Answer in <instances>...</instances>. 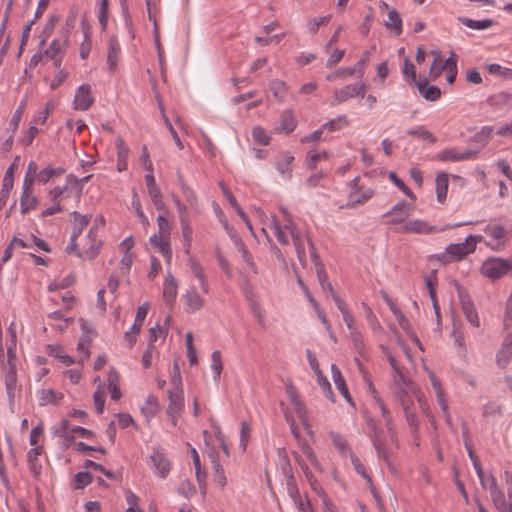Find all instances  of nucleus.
<instances>
[{
    "instance_id": "1",
    "label": "nucleus",
    "mask_w": 512,
    "mask_h": 512,
    "mask_svg": "<svg viewBox=\"0 0 512 512\" xmlns=\"http://www.w3.org/2000/svg\"><path fill=\"white\" fill-rule=\"evenodd\" d=\"M389 364L393 370L390 391L393 398L401 407L413 404L412 398L415 397L419 404L423 406L424 395L419 386L404 372L403 367L399 365L395 357L385 350Z\"/></svg>"
},
{
    "instance_id": "2",
    "label": "nucleus",
    "mask_w": 512,
    "mask_h": 512,
    "mask_svg": "<svg viewBox=\"0 0 512 512\" xmlns=\"http://www.w3.org/2000/svg\"><path fill=\"white\" fill-rule=\"evenodd\" d=\"M36 173V162L30 161L27 166L23 181V189L20 197V211L22 215L35 210L39 204L37 196L33 192L34 176Z\"/></svg>"
},
{
    "instance_id": "3",
    "label": "nucleus",
    "mask_w": 512,
    "mask_h": 512,
    "mask_svg": "<svg viewBox=\"0 0 512 512\" xmlns=\"http://www.w3.org/2000/svg\"><path fill=\"white\" fill-rule=\"evenodd\" d=\"M368 427L370 430L369 437L375 448L377 457L386 463L392 473L396 474L397 469L391 459V450L384 437L383 430L376 425L373 419L368 420Z\"/></svg>"
},
{
    "instance_id": "4",
    "label": "nucleus",
    "mask_w": 512,
    "mask_h": 512,
    "mask_svg": "<svg viewBox=\"0 0 512 512\" xmlns=\"http://www.w3.org/2000/svg\"><path fill=\"white\" fill-rule=\"evenodd\" d=\"M82 251H77V257L85 260H93L99 254L102 248V241L98 238V229L93 226L83 239Z\"/></svg>"
},
{
    "instance_id": "5",
    "label": "nucleus",
    "mask_w": 512,
    "mask_h": 512,
    "mask_svg": "<svg viewBox=\"0 0 512 512\" xmlns=\"http://www.w3.org/2000/svg\"><path fill=\"white\" fill-rule=\"evenodd\" d=\"M512 270V263L501 258H489L481 267V272L488 278L498 279Z\"/></svg>"
},
{
    "instance_id": "6",
    "label": "nucleus",
    "mask_w": 512,
    "mask_h": 512,
    "mask_svg": "<svg viewBox=\"0 0 512 512\" xmlns=\"http://www.w3.org/2000/svg\"><path fill=\"white\" fill-rule=\"evenodd\" d=\"M68 45V36L63 35V39H54L48 46V48L44 49L43 55L45 60H51L55 66V68L59 69L61 67L63 58L66 53V48Z\"/></svg>"
},
{
    "instance_id": "7",
    "label": "nucleus",
    "mask_w": 512,
    "mask_h": 512,
    "mask_svg": "<svg viewBox=\"0 0 512 512\" xmlns=\"http://www.w3.org/2000/svg\"><path fill=\"white\" fill-rule=\"evenodd\" d=\"M481 240V235H469L462 243L448 245L446 253L456 260H461L467 254L473 252L476 249V242Z\"/></svg>"
},
{
    "instance_id": "8",
    "label": "nucleus",
    "mask_w": 512,
    "mask_h": 512,
    "mask_svg": "<svg viewBox=\"0 0 512 512\" xmlns=\"http://www.w3.org/2000/svg\"><path fill=\"white\" fill-rule=\"evenodd\" d=\"M167 394L169 403L166 412L171 419L172 425L176 426L178 418L184 409L183 389L173 388L168 390Z\"/></svg>"
},
{
    "instance_id": "9",
    "label": "nucleus",
    "mask_w": 512,
    "mask_h": 512,
    "mask_svg": "<svg viewBox=\"0 0 512 512\" xmlns=\"http://www.w3.org/2000/svg\"><path fill=\"white\" fill-rule=\"evenodd\" d=\"M366 91V85L364 83L348 84L340 89H335L333 93L332 105L341 104L350 98L356 96L364 97Z\"/></svg>"
},
{
    "instance_id": "10",
    "label": "nucleus",
    "mask_w": 512,
    "mask_h": 512,
    "mask_svg": "<svg viewBox=\"0 0 512 512\" xmlns=\"http://www.w3.org/2000/svg\"><path fill=\"white\" fill-rule=\"evenodd\" d=\"M458 296L461 304L462 312L466 318V320L474 327H480V320L478 317V313L475 309L473 302L470 297L464 293L463 289L457 285Z\"/></svg>"
},
{
    "instance_id": "11",
    "label": "nucleus",
    "mask_w": 512,
    "mask_h": 512,
    "mask_svg": "<svg viewBox=\"0 0 512 512\" xmlns=\"http://www.w3.org/2000/svg\"><path fill=\"white\" fill-rule=\"evenodd\" d=\"M477 150L466 149L459 151L457 148H449L438 153L437 158L440 161L460 162L466 160H474L478 157Z\"/></svg>"
},
{
    "instance_id": "12",
    "label": "nucleus",
    "mask_w": 512,
    "mask_h": 512,
    "mask_svg": "<svg viewBox=\"0 0 512 512\" xmlns=\"http://www.w3.org/2000/svg\"><path fill=\"white\" fill-rule=\"evenodd\" d=\"M415 206L406 201H401L394 205L392 209L384 214V217L389 218V223L399 224L411 215Z\"/></svg>"
},
{
    "instance_id": "13",
    "label": "nucleus",
    "mask_w": 512,
    "mask_h": 512,
    "mask_svg": "<svg viewBox=\"0 0 512 512\" xmlns=\"http://www.w3.org/2000/svg\"><path fill=\"white\" fill-rule=\"evenodd\" d=\"M94 98L91 94V87L88 84H82L74 98V108L76 110L86 111L93 104Z\"/></svg>"
},
{
    "instance_id": "14",
    "label": "nucleus",
    "mask_w": 512,
    "mask_h": 512,
    "mask_svg": "<svg viewBox=\"0 0 512 512\" xmlns=\"http://www.w3.org/2000/svg\"><path fill=\"white\" fill-rule=\"evenodd\" d=\"M376 406L380 410V413H381V416H382V418L384 420V424H385V427H386L387 432L389 434L391 443L393 445H395L396 447H399V440H398V437H397V433H396V429H395V424H394V420H393L391 411L388 409V407L386 406L384 401L380 402Z\"/></svg>"
},
{
    "instance_id": "15",
    "label": "nucleus",
    "mask_w": 512,
    "mask_h": 512,
    "mask_svg": "<svg viewBox=\"0 0 512 512\" xmlns=\"http://www.w3.org/2000/svg\"><path fill=\"white\" fill-rule=\"evenodd\" d=\"M437 231L434 226H430L423 220L414 219L403 223L399 232L401 233H415V234H428Z\"/></svg>"
},
{
    "instance_id": "16",
    "label": "nucleus",
    "mask_w": 512,
    "mask_h": 512,
    "mask_svg": "<svg viewBox=\"0 0 512 512\" xmlns=\"http://www.w3.org/2000/svg\"><path fill=\"white\" fill-rule=\"evenodd\" d=\"M150 461L155 472L161 477L165 478L171 469V464L167 457L159 450H153L150 455Z\"/></svg>"
},
{
    "instance_id": "17",
    "label": "nucleus",
    "mask_w": 512,
    "mask_h": 512,
    "mask_svg": "<svg viewBox=\"0 0 512 512\" xmlns=\"http://www.w3.org/2000/svg\"><path fill=\"white\" fill-rule=\"evenodd\" d=\"M297 120L292 109L284 110L280 115L279 126L276 132L290 134L297 127Z\"/></svg>"
},
{
    "instance_id": "18",
    "label": "nucleus",
    "mask_w": 512,
    "mask_h": 512,
    "mask_svg": "<svg viewBox=\"0 0 512 512\" xmlns=\"http://www.w3.org/2000/svg\"><path fill=\"white\" fill-rule=\"evenodd\" d=\"M310 257L314 263L317 279L320 285H328L329 279L313 243L309 241Z\"/></svg>"
},
{
    "instance_id": "19",
    "label": "nucleus",
    "mask_w": 512,
    "mask_h": 512,
    "mask_svg": "<svg viewBox=\"0 0 512 512\" xmlns=\"http://www.w3.org/2000/svg\"><path fill=\"white\" fill-rule=\"evenodd\" d=\"M512 359V331L504 338L502 346L497 353V364L504 368Z\"/></svg>"
},
{
    "instance_id": "20",
    "label": "nucleus",
    "mask_w": 512,
    "mask_h": 512,
    "mask_svg": "<svg viewBox=\"0 0 512 512\" xmlns=\"http://www.w3.org/2000/svg\"><path fill=\"white\" fill-rule=\"evenodd\" d=\"M121 47L115 36H111L108 42L107 64L110 72H114L118 65Z\"/></svg>"
},
{
    "instance_id": "21",
    "label": "nucleus",
    "mask_w": 512,
    "mask_h": 512,
    "mask_svg": "<svg viewBox=\"0 0 512 512\" xmlns=\"http://www.w3.org/2000/svg\"><path fill=\"white\" fill-rule=\"evenodd\" d=\"M416 87L419 93L428 101H437L441 97V90L435 85L428 86V80L426 78L419 79L416 83Z\"/></svg>"
},
{
    "instance_id": "22",
    "label": "nucleus",
    "mask_w": 512,
    "mask_h": 512,
    "mask_svg": "<svg viewBox=\"0 0 512 512\" xmlns=\"http://www.w3.org/2000/svg\"><path fill=\"white\" fill-rule=\"evenodd\" d=\"M331 371H332V378H333L336 388L339 390V392L342 394V396L347 400V402L349 404L353 405L352 397L348 391L345 379L342 376L341 371L335 364L331 365Z\"/></svg>"
},
{
    "instance_id": "23",
    "label": "nucleus",
    "mask_w": 512,
    "mask_h": 512,
    "mask_svg": "<svg viewBox=\"0 0 512 512\" xmlns=\"http://www.w3.org/2000/svg\"><path fill=\"white\" fill-rule=\"evenodd\" d=\"M186 311L194 313L204 306V299L197 293L195 288L189 289L185 296Z\"/></svg>"
},
{
    "instance_id": "24",
    "label": "nucleus",
    "mask_w": 512,
    "mask_h": 512,
    "mask_svg": "<svg viewBox=\"0 0 512 512\" xmlns=\"http://www.w3.org/2000/svg\"><path fill=\"white\" fill-rule=\"evenodd\" d=\"M374 194L371 188H359L352 190L349 194L348 204L352 207L361 205L367 202Z\"/></svg>"
},
{
    "instance_id": "25",
    "label": "nucleus",
    "mask_w": 512,
    "mask_h": 512,
    "mask_svg": "<svg viewBox=\"0 0 512 512\" xmlns=\"http://www.w3.org/2000/svg\"><path fill=\"white\" fill-rule=\"evenodd\" d=\"M177 288L176 279L169 273L165 278L163 287V299L167 304H172L176 299Z\"/></svg>"
},
{
    "instance_id": "26",
    "label": "nucleus",
    "mask_w": 512,
    "mask_h": 512,
    "mask_svg": "<svg viewBox=\"0 0 512 512\" xmlns=\"http://www.w3.org/2000/svg\"><path fill=\"white\" fill-rule=\"evenodd\" d=\"M292 239L293 245L295 247L297 258L300 262V264L303 267H306L307 265V257H306V251H305V242L309 244V241L312 243L310 238L308 236H303L301 234L294 236Z\"/></svg>"
},
{
    "instance_id": "27",
    "label": "nucleus",
    "mask_w": 512,
    "mask_h": 512,
    "mask_svg": "<svg viewBox=\"0 0 512 512\" xmlns=\"http://www.w3.org/2000/svg\"><path fill=\"white\" fill-rule=\"evenodd\" d=\"M65 170L61 167L58 168H52V167H46L42 171L38 172V165L36 164V173L34 176V182H40L42 184L47 183L54 177H59L62 174H64Z\"/></svg>"
},
{
    "instance_id": "28",
    "label": "nucleus",
    "mask_w": 512,
    "mask_h": 512,
    "mask_svg": "<svg viewBox=\"0 0 512 512\" xmlns=\"http://www.w3.org/2000/svg\"><path fill=\"white\" fill-rule=\"evenodd\" d=\"M71 216L73 217L74 223L71 236H73V238H78L83 230L88 226L91 220V215H82L77 211H73Z\"/></svg>"
},
{
    "instance_id": "29",
    "label": "nucleus",
    "mask_w": 512,
    "mask_h": 512,
    "mask_svg": "<svg viewBox=\"0 0 512 512\" xmlns=\"http://www.w3.org/2000/svg\"><path fill=\"white\" fill-rule=\"evenodd\" d=\"M150 241L153 245L158 247L161 254L166 258L167 262H169L172 257V250L168 240V236L153 235L150 238Z\"/></svg>"
},
{
    "instance_id": "30",
    "label": "nucleus",
    "mask_w": 512,
    "mask_h": 512,
    "mask_svg": "<svg viewBox=\"0 0 512 512\" xmlns=\"http://www.w3.org/2000/svg\"><path fill=\"white\" fill-rule=\"evenodd\" d=\"M269 89L279 103H282L288 94V86L284 81L279 79L271 80L269 83Z\"/></svg>"
},
{
    "instance_id": "31",
    "label": "nucleus",
    "mask_w": 512,
    "mask_h": 512,
    "mask_svg": "<svg viewBox=\"0 0 512 512\" xmlns=\"http://www.w3.org/2000/svg\"><path fill=\"white\" fill-rule=\"evenodd\" d=\"M413 404L405 405V407H401L403 409L406 421L408 426L412 432V435L415 439L419 437V422L415 412L412 410Z\"/></svg>"
},
{
    "instance_id": "32",
    "label": "nucleus",
    "mask_w": 512,
    "mask_h": 512,
    "mask_svg": "<svg viewBox=\"0 0 512 512\" xmlns=\"http://www.w3.org/2000/svg\"><path fill=\"white\" fill-rule=\"evenodd\" d=\"M458 21L466 27L475 30H485L495 24V21L491 19L473 20L468 17H458Z\"/></svg>"
},
{
    "instance_id": "33",
    "label": "nucleus",
    "mask_w": 512,
    "mask_h": 512,
    "mask_svg": "<svg viewBox=\"0 0 512 512\" xmlns=\"http://www.w3.org/2000/svg\"><path fill=\"white\" fill-rule=\"evenodd\" d=\"M436 195L437 200L443 203L447 196L448 190V175L445 172H441L436 176Z\"/></svg>"
},
{
    "instance_id": "34",
    "label": "nucleus",
    "mask_w": 512,
    "mask_h": 512,
    "mask_svg": "<svg viewBox=\"0 0 512 512\" xmlns=\"http://www.w3.org/2000/svg\"><path fill=\"white\" fill-rule=\"evenodd\" d=\"M487 483L489 485L488 488L490 491V496H491L492 502L505 496L503 489L498 485L497 479L493 474H490L487 477H485V488L484 489L487 488Z\"/></svg>"
},
{
    "instance_id": "35",
    "label": "nucleus",
    "mask_w": 512,
    "mask_h": 512,
    "mask_svg": "<svg viewBox=\"0 0 512 512\" xmlns=\"http://www.w3.org/2000/svg\"><path fill=\"white\" fill-rule=\"evenodd\" d=\"M160 405L157 397L154 395H149L145 401V404L142 406L141 411L143 415L147 418H153L159 412Z\"/></svg>"
},
{
    "instance_id": "36",
    "label": "nucleus",
    "mask_w": 512,
    "mask_h": 512,
    "mask_svg": "<svg viewBox=\"0 0 512 512\" xmlns=\"http://www.w3.org/2000/svg\"><path fill=\"white\" fill-rule=\"evenodd\" d=\"M329 436L333 445L339 451L341 456L346 457L348 454L350 455L352 450L342 435H340L338 432H330Z\"/></svg>"
},
{
    "instance_id": "37",
    "label": "nucleus",
    "mask_w": 512,
    "mask_h": 512,
    "mask_svg": "<svg viewBox=\"0 0 512 512\" xmlns=\"http://www.w3.org/2000/svg\"><path fill=\"white\" fill-rule=\"evenodd\" d=\"M294 157L289 153H282L280 155L279 161L277 162L276 168L282 175H291L292 172V162Z\"/></svg>"
},
{
    "instance_id": "38",
    "label": "nucleus",
    "mask_w": 512,
    "mask_h": 512,
    "mask_svg": "<svg viewBox=\"0 0 512 512\" xmlns=\"http://www.w3.org/2000/svg\"><path fill=\"white\" fill-rule=\"evenodd\" d=\"M385 26L388 29H393L397 35L402 32V20L399 13L395 9H391L388 12V20L385 22Z\"/></svg>"
},
{
    "instance_id": "39",
    "label": "nucleus",
    "mask_w": 512,
    "mask_h": 512,
    "mask_svg": "<svg viewBox=\"0 0 512 512\" xmlns=\"http://www.w3.org/2000/svg\"><path fill=\"white\" fill-rule=\"evenodd\" d=\"M190 266H191V270H192V273L193 275L199 280L200 282V286H201V289L202 291L207 294L209 292V285H208V282L206 280V277H205V274H204V270L202 268V266L191 260L190 261Z\"/></svg>"
},
{
    "instance_id": "40",
    "label": "nucleus",
    "mask_w": 512,
    "mask_h": 512,
    "mask_svg": "<svg viewBox=\"0 0 512 512\" xmlns=\"http://www.w3.org/2000/svg\"><path fill=\"white\" fill-rule=\"evenodd\" d=\"M117 169L119 172L127 169L128 149L124 146L121 138L117 139Z\"/></svg>"
},
{
    "instance_id": "41",
    "label": "nucleus",
    "mask_w": 512,
    "mask_h": 512,
    "mask_svg": "<svg viewBox=\"0 0 512 512\" xmlns=\"http://www.w3.org/2000/svg\"><path fill=\"white\" fill-rule=\"evenodd\" d=\"M236 249L241 254L242 259L245 261V263L249 266V268L254 272L257 273V266L253 260V257L249 250L247 249L245 243L242 240H237V246Z\"/></svg>"
},
{
    "instance_id": "42",
    "label": "nucleus",
    "mask_w": 512,
    "mask_h": 512,
    "mask_svg": "<svg viewBox=\"0 0 512 512\" xmlns=\"http://www.w3.org/2000/svg\"><path fill=\"white\" fill-rule=\"evenodd\" d=\"M407 134L412 137H417L419 139H422L424 141H428L430 143L436 142V137L425 129L424 126H418L416 128H411L407 131Z\"/></svg>"
},
{
    "instance_id": "43",
    "label": "nucleus",
    "mask_w": 512,
    "mask_h": 512,
    "mask_svg": "<svg viewBox=\"0 0 512 512\" xmlns=\"http://www.w3.org/2000/svg\"><path fill=\"white\" fill-rule=\"evenodd\" d=\"M159 108H160V111H161V114H162V117H163V120L165 122V125L166 127L168 128L175 144L177 145V147L179 149H183L184 146H183V143L178 135V133L176 132V130L174 129L173 125L171 124L169 118L167 117V115L165 114V110H164V106L162 104V102H159Z\"/></svg>"
},
{
    "instance_id": "44",
    "label": "nucleus",
    "mask_w": 512,
    "mask_h": 512,
    "mask_svg": "<svg viewBox=\"0 0 512 512\" xmlns=\"http://www.w3.org/2000/svg\"><path fill=\"white\" fill-rule=\"evenodd\" d=\"M269 227L273 230L274 235L280 244H289L288 232L282 228L281 224H279L276 220L273 219Z\"/></svg>"
},
{
    "instance_id": "45",
    "label": "nucleus",
    "mask_w": 512,
    "mask_h": 512,
    "mask_svg": "<svg viewBox=\"0 0 512 512\" xmlns=\"http://www.w3.org/2000/svg\"><path fill=\"white\" fill-rule=\"evenodd\" d=\"M181 190H182L183 196H184L186 202L188 203V205L190 206V208L192 210H194L196 213H198L199 212L198 200H197V196L194 193L193 189L191 187H189L187 184H183V189H181Z\"/></svg>"
},
{
    "instance_id": "46",
    "label": "nucleus",
    "mask_w": 512,
    "mask_h": 512,
    "mask_svg": "<svg viewBox=\"0 0 512 512\" xmlns=\"http://www.w3.org/2000/svg\"><path fill=\"white\" fill-rule=\"evenodd\" d=\"M332 18L331 14L317 17V18H311L307 21V28L308 31L312 34H315L319 28L323 25H326Z\"/></svg>"
},
{
    "instance_id": "47",
    "label": "nucleus",
    "mask_w": 512,
    "mask_h": 512,
    "mask_svg": "<svg viewBox=\"0 0 512 512\" xmlns=\"http://www.w3.org/2000/svg\"><path fill=\"white\" fill-rule=\"evenodd\" d=\"M348 125H349V121L346 118V116L341 115V116H338L337 118L332 119L331 121L323 124L322 129L323 130L327 129L330 132H333V131L339 130L341 128L347 127Z\"/></svg>"
},
{
    "instance_id": "48",
    "label": "nucleus",
    "mask_w": 512,
    "mask_h": 512,
    "mask_svg": "<svg viewBox=\"0 0 512 512\" xmlns=\"http://www.w3.org/2000/svg\"><path fill=\"white\" fill-rule=\"evenodd\" d=\"M402 72L406 81L415 85L418 83L415 65L409 59L404 60Z\"/></svg>"
},
{
    "instance_id": "49",
    "label": "nucleus",
    "mask_w": 512,
    "mask_h": 512,
    "mask_svg": "<svg viewBox=\"0 0 512 512\" xmlns=\"http://www.w3.org/2000/svg\"><path fill=\"white\" fill-rule=\"evenodd\" d=\"M317 382L320 388L322 389L325 396L331 400L332 402L335 401V395L332 391L331 385L327 378L322 374V372H318L317 374Z\"/></svg>"
},
{
    "instance_id": "50",
    "label": "nucleus",
    "mask_w": 512,
    "mask_h": 512,
    "mask_svg": "<svg viewBox=\"0 0 512 512\" xmlns=\"http://www.w3.org/2000/svg\"><path fill=\"white\" fill-rule=\"evenodd\" d=\"M468 455H469V458L472 461L473 467H474V469L476 471V474H477V476H478V478L480 480V484H481L482 488H485L484 470L482 468V465L480 463V460H479L478 456L475 454L474 450L473 451H469Z\"/></svg>"
},
{
    "instance_id": "51",
    "label": "nucleus",
    "mask_w": 512,
    "mask_h": 512,
    "mask_svg": "<svg viewBox=\"0 0 512 512\" xmlns=\"http://www.w3.org/2000/svg\"><path fill=\"white\" fill-rule=\"evenodd\" d=\"M487 69H488L489 73H491L493 75H498V76L502 77L503 79H512V69H510V68L502 67L499 64L493 63V64H489L487 66Z\"/></svg>"
},
{
    "instance_id": "52",
    "label": "nucleus",
    "mask_w": 512,
    "mask_h": 512,
    "mask_svg": "<svg viewBox=\"0 0 512 512\" xmlns=\"http://www.w3.org/2000/svg\"><path fill=\"white\" fill-rule=\"evenodd\" d=\"M389 179L410 199L416 200L415 194L400 178H398L395 172H389Z\"/></svg>"
},
{
    "instance_id": "53",
    "label": "nucleus",
    "mask_w": 512,
    "mask_h": 512,
    "mask_svg": "<svg viewBox=\"0 0 512 512\" xmlns=\"http://www.w3.org/2000/svg\"><path fill=\"white\" fill-rule=\"evenodd\" d=\"M252 137L254 142L261 145H268L270 143V136L266 133L265 129L261 126H256L252 130Z\"/></svg>"
},
{
    "instance_id": "54",
    "label": "nucleus",
    "mask_w": 512,
    "mask_h": 512,
    "mask_svg": "<svg viewBox=\"0 0 512 512\" xmlns=\"http://www.w3.org/2000/svg\"><path fill=\"white\" fill-rule=\"evenodd\" d=\"M92 480H93V477L89 472H87V471L78 472L74 477V481H75L74 488L75 489H83L84 487L89 485L92 482Z\"/></svg>"
},
{
    "instance_id": "55",
    "label": "nucleus",
    "mask_w": 512,
    "mask_h": 512,
    "mask_svg": "<svg viewBox=\"0 0 512 512\" xmlns=\"http://www.w3.org/2000/svg\"><path fill=\"white\" fill-rule=\"evenodd\" d=\"M354 74H356V69H351L350 67L340 68V69L336 70L335 72L326 75V80L327 81H334L336 79L344 80L345 78L353 76Z\"/></svg>"
},
{
    "instance_id": "56",
    "label": "nucleus",
    "mask_w": 512,
    "mask_h": 512,
    "mask_svg": "<svg viewBox=\"0 0 512 512\" xmlns=\"http://www.w3.org/2000/svg\"><path fill=\"white\" fill-rule=\"evenodd\" d=\"M211 360H212V363H211V369L214 373V379H219L220 378V375H221V372H222V369H223V364H222V359H221V352L220 351H214L211 355Z\"/></svg>"
},
{
    "instance_id": "57",
    "label": "nucleus",
    "mask_w": 512,
    "mask_h": 512,
    "mask_svg": "<svg viewBox=\"0 0 512 512\" xmlns=\"http://www.w3.org/2000/svg\"><path fill=\"white\" fill-rule=\"evenodd\" d=\"M92 174L87 175L81 179L77 178L73 174H69L66 178L67 184H71L73 188L77 190L78 195L80 196L82 194V185L83 183L88 182L92 178Z\"/></svg>"
},
{
    "instance_id": "58",
    "label": "nucleus",
    "mask_w": 512,
    "mask_h": 512,
    "mask_svg": "<svg viewBox=\"0 0 512 512\" xmlns=\"http://www.w3.org/2000/svg\"><path fill=\"white\" fill-rule=\"evenodd\" d=\"M180 225H181V231H182V236L184 239V246L186 249V253H189L190 248H191V243H192V233H193L192 227L190 225V221L181 222Z\"/></svg>"
},
{
    "instance_id": "59",
    "label": "nucleus",
    "mask_w": 512,
    "mask_h": 512,
    "mask_svg": "<svg viewBox=\"0 0 512 512\" xmlns=\"http://www.w3.org/2000/svg\"><path fill=\"white\" fill-rule=\"evenodd\" d=\"M329 53H330V56L327 59L326 67L331 69V68L335 67L342 60V58L345 55V50L332 47V49L329 51Z\"/></svg>"
},
{
    "instance_id": "60",
    "label": "nucleus",
    "mask_w": 512,
    "mask_h": 512,
    "mask_svg": "<svg viewBox=\"0 0 512 512\" xmlns=\"http://www.w3.org/2000/svg\"><path fill=\"white\" fill-rule=\"evenodd\" d=\"M98 21L102 27V30L105 31L108 24V0H100Z\"/></svg>"
},
{
    "instance_id": "61",
    "label": "nucleus",
    "mask_w": 512,
    "mask_h": 512,
    "mask_svg": "<svg viewBox=\"0 0 512 512\" xmlns=\"http://www.w3.org/2000/svg\"><path fill=\"white\" fill-rule=\"evenodd\" d=\"M494 508L498 512H512V494L509 491V500L506 499V496L492 502Z\"/></svg>"
},
{
    "instance_id": "62",
    "label": "nucleus",
    "mask_w": 512,
    "mask_h": 512,
    "mask_svg": "<svg viewBox=\"0 0 512 512\" xmlns=\"http://www.w3.org/2000/svg\"><path fill=\"white\" fill-rule=\"evenodd\" d=\"M350 460H351V463H352L355 471L359 475H361L364 479H366L368 482H371V477L366 472L365 466L361 463L360 459L353 452H350Z\"/></svg>"
},
{
    "instance_id": "63",
    "label": "nucleus",
    "mask_w": 512,
    "mask_h": 512,
    "mask_svg": "<svg viewBox=\"0 0 512 512\" xmlns=\"http://www.w3.org/2000/svg\"><path fill=\"white\" fill-rule=\"evenodd\" d=\"M94 405L98 414H102L105 406L104 391L100 385L93 394Z\"/></svg>"
},
{
    "instance_id": "64",
    "label": "nucleus",
    "mask_w": 512,
    "mask_h": 512,
    "mask_svg": "<svg viewBox=\"0 0 512 512\" xmlns=\"http://www.w3.org/2000/svg\"><path fill=\"white\" fill-rule=\"evenodd\" d=\"M486 234L492 237L495 240H502L506 237L507 231L501 225H496L492 227H487L485 230Z\"/></svg>"
}]
</instances>
